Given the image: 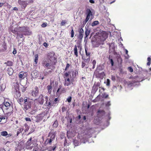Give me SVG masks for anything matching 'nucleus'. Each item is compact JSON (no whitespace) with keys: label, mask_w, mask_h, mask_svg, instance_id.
Listing matches in <instances>:
<instances>
[{"label":"nucleus","mask_w":151,"mask_h":151,"mask_svg":"<svg viewBox=\"0 0 151 151\" xmlns=\"http://www.w3.org/2000/svg\"><path fill=\"white\" fill-rule=\"evenodd\" d=\"M78 74V72L76 70H74L72 72V78H67L65 79L64 86H68L73 83V82L74 81L75 78L76 77V75Z\"/></svg>","instance_id":"1"},{"label":"nucleus","mask_w":151,"mask_h":151,"mask_svg":"<svg viewBox=\"0 0 151 151\" xmlns=\"http://www.w3.org/2000/svg\"><path fill=\"white\" fill-rule=\"evenodd\" d=\"M24 101L23 103V107L24 110L26 111L30 109L32 106V100L29 97H24Z\"/></svg>","instance_id":"2"},{"label":"nucleus","mask_w":151,"mask_h":151,"mask_svg":"<svg viewBox=\"0 0 151 151\" xmlns=\"http://www.w3.org/2000/svg\"><path fill=\"white\" fill-rule=\"evenodd\" d=\"M37 140L34 138L31 137L26 143V148L28 149H31L34 147V146L36 144Z\"/></svg>","instance_id":"3"},{"label":"nucleus","mask_w":151,"mask_h":151,"mask_svg":"<svg viewBox=\"0 0 151 151\" xmlns=\"http://www.w3.org/2000/svg\"><path fill=\"white\" fill-rule=\"evenodd\" d=\"M42 64V66L45 68H48V69L52 68V70H54L55 68V67L52 64H51L50 63H49L48 60L47 59L44 60Z\"/></svg>","instance_id":"4"},{"label":"nucleus","mask_w":151,"mask_h":151,"mask_svg":"<svg viewBox=\"0 0 151 151\" xmlns=\"http://www.w3.org/2000/svg\"><path fill=\"white\" fill-rule=\"evenodd\" d=\"M19 31L23 32L25 35H29L31 34V32L29 30V28L25 27H19L18 29Z\"/></svg>","instance_id":"5"},{"label":"nucleus","mask_w":151,"mask_h":151,"mask_svg":"<svg viewBox=\"0 0 151 151\" xmlns=\"http://www.w3.org/2000/svg\"><path fill=\"white\" fill-rule=\"evenodd\" d=\"M85 51L86 57V58L82 57V59L84 60L85 62L88 63L90 60L91 52L88 51L87 48L86 47L85 48Z\"/></svg>","instance_id":"6"},{"label":"nucleus","mask_w":151,"mask_h":151,"mask_svg":"<svg viewBox=\"0 0 151 151\" xmlns=\"http://www.w3.org/2000/svg\"><path fill=\"white\" fill-rule=\"evenodd\" d=\"M45 99L46 105L48 107H50L51 106H53L55 104L54 101L52 98H49L48 99V97L46 96L45 98Z\"/></svg>","instance_id":"7"},{"label":"nucleus","mask_w":151,"mask_h":151,"mask_svg":"<svg viewBox=\"0 0 151 151\" xmlns=\"http://www.w3.org/2000/svg\"><path fill=\"white\" fill-rule=\"evenodd\" d=\"M39 90L38 87L35 86L31 91V94L32 96L36 97L39 94Z\"/></svg>","instance_id":"8"},{"label":"nucleus","mask_w":151,"mask_h":151,"mask_svg":"<svg viewBox=\"0 0 151 151\" xmlns=\"http://www.w3.org/2000/svg\"><path fill=\"white\" fill-rule=\"evenodd\" d=\"M45 98L43 94H41L38 98L35 99V101H36L37 103L39 104L42 105L44 102Z\"/></svg>","instance_id":"9"},{"label":"nucleus","mask_w":151,"mask_h":151,"mask_svg":"<svg viewBox=\"0 0 151 151\" xmlns=\"http://www.w3.org/2000/svg\"><path fill=\"white\" fill-rule=\"evenodd\" d=\"M100 86L99 83L94 84L92 88L91 92L93 93H95L98 89V87Z\"/></svg>","instance_id":"10"},{"label":"nucleus","mask_w":151,"mask_h":151,"mask_svg":"<svg viewBox=\"0 0 151 151\" xmlns=\"http://www.w3.org/2000/svg\"><path fill=\"white\" fill-rule=\"evenodd\" d=\"M19 4L20 5L23 9H25L27 6L28 3L25 1V0L22 1L21 0H19L18 1Z\"/></svg>","instance_id":"11"},{"label":"nucleus","mask_w":151,"mask_h":151,"mask_svg":"<svg viewBox=\"0 0 151 151\" xmlns=\"http://www.w3.org/2000/svg\"><path fill=\"white\" fill-rule=\"evenodd\" d=\"M84 33V31L83 29L81 28L79 31V35L78 36V39L81 40L83 37V34Z\"/></svg>","instance_id":"12"},{"label":"nucleus","mask_w":151,"mask_h":151,"mask_svg":"<svg viewBox=\"0 0 151 151\" xmlns=\"http://www.w3.org/2000/svg\"><path fill=\"white\" fill-rule=\"evenodd\" d=\"M56 134V132H50L48 136L50 137V139H51L54 140L55 138Z\"/></svg>","instance_id":"13"},{"label":"nucleus","mask_w":151,"mask_h":151,"mask_svg":"<svg viewBox=\"0 0 151 151\" xmlns=\"http://www.w3.org/2000/svg\"><path fill=\"white\" fill-rule=\"evenodd\" d=\"M117 59L119 65L120 66L122 67V64L123 60L122 58L120 56H118L117 58Z\"/></svg>","instance_id":"14"},{"label":"nucleus","mask_w":151,"mask_h":151,"mask_svg":"<svg viewBox=\"0 0 151 151\" xmlns=\"http://www.w3.org/2000/svg\"><path fill=\"white\" fill-rule=\"evenodd\" d=\"M24 97L23 99L22 97H20L18 99L17 101L20 105H22L23 103L24 102Z\"/></svg>","instance_id":"15"},{"label":"nucleus","mask_w":151,"mask_h":151,"mask_svg":"<svg viewBox=\"0 0 151 151\" xmlns=\"http://www.w3.org/2000/svg\"><path fill=\"white\" fill-rule=\"evenodd\" d=\"M7 72L9 76H11L12 75L14 71L12 68L9 67L7 69Z\"/></svg>","instance_id":"16"},{"label":"nucleus","mask_w":151,"mask_h":151,"mask_svg":"<svg viewBox=\"0 0 151 151\" xmlns=\"http://www.w3.org/2000/svg\"><path fill=\"white\" fill-rule=\"evenodd\" d=\"M4 104V106L6 107V109H8L10 107V104L6 100H5Z\"/></svg>","instance_id":"17"},{"label":"nucleus","mask_w":151,"mask_h":151,"mask_svg":"<svg viewBox=\"0 0 151 151\" xmlns=\"http://www.w3.org/2000/svg\"><path fill=\"white\" fill-rule=\"evenodd\" d=\"M70 73L71 72L70 71H68V72H65L64 74V78H65L68 77L69 76V75H70V78H72V77L71 75H70Z\"/></svg>","instance_id":"18"},{"label":"nucleus","mask_w":151,"mask_h":151,"mask_svg":"<svg viewBox=\"0 0 151 151\" xmlns=\"http://www.w3.org/2000/svg\"><path fill=\"white\" fill-rule=\"evenodd\" d=\"M4 64H6L7 66H11L13 65V63L12 61L8 60L6 62L4 63Z\"/></svg>","instance_id":"19"},{"label":"nucleus","mask_w":151,"mask_h":151,"mask_svg":"<svg viewBox=\"0 0 151 151\" xmlns=\"http://www.w3.org/2000/svg\"><path fill=\"white\" fill-rule=\"evenodd\" d=\"M105 76V73L104 72H103L101 73H98L97 75V77L100 78H102Z\"/></svg>","instance_id":"20"},{"label":"nucleus","mask_w":151,"mask_h":151,"mask_svg":"<svg viewBox=\"0 0 151 151\" xmlns=\"http://www.w3.org/2000/svg\"><path fill=\"white\" fill-rule=\"evenodd\" d=\"M47 88L48 90V93H51L52 89L51 83H50V85H49L47 86Z\"/></svg>","instance_id":"21"},{"label":"nucleus","mask_w":151,"mask_h":151,"mask_svg":"<svg viewBox=\"0 0 151 151\" xmlns=\"http://www.w3.org/2000/svg\"><path fill=\"white\" fill-rule=\"evenodd\" d=\"M74 54L76 57H78V50L77 48V46L76 45H75L74 46Z\"/></svg>","instance_id":"22"},{"label":"nucleus","mask_w":151,"mask_h":151,"mask_svg":"<svg viewBox=\"0 0 151 151\" xmlns=\"http://www.w3.org/2000/svg\"><path fill=\"white\" fill-rule=\"evenodd\" d=\"M98 113L99 114H100V116H102L104 115L105 114V112L103 110H99L98 111Z\"/></svg>","instance_id":"23"},{"label":"nucleus","mask_w":151,"mask_h":151,"mask_svg":"<svg viewBox=\"0 0 151 151\" xmlns=\"http://www.w3.org/2000/svg\"><path fill=\"white\" fill-rule=\"evenodd\" d=\"M53 127L55 128H57L58 126V122L57 120H56L54 122L53 125Z\"/></svg>","instance_id":"24"},{"label":"nucleus","mask_w":151,"mask_h":151,"mask_svg":"<svg viewBox=\"0 0 151 151\" xmlns=\"http://www.w3.org/2000/svg\"><path fill=\"white\" fill-rule=\"evenodd\" d=\"M90 32V30L88 29H86L85 31V37L86 38L89 35Z\"/></svg>","instance_id":"25"},{"label":"nucleus","mask_w":151,"mask_h":151,"mask_svg":"<svg viewBox=\"0 0 151 151\" xmlns=\"http://www.w3.org/2000/svg\"><path fill=\"white\" fill-rule=\"evenodd\" d=\"M20 73H22V74H20L19 75V78H20L21 80L24 79V73H23V72L22 71L20 72Z\"/></svg>","instance_id":"26"},{"label":"nucleus","mask_w":151,"mask_h":151,"mask_svg":"<svg viewBox=\"0 0 151 151\" xmlns=\"http://www.w3.org/2000/svg\"><path fill=\"white\" fill-rule=\"evenodd\" d=\"M54 52H50L48 53V56L49 58H52L54 57Z\"/></svg>","instance_id":"27"},{"label":"nucleus","mask_w":151,"mask_h":151,"mask_svg":"<svg viewBox=\"0 0 151 151\" xmlns=\"http://www.w3.org/2000/svg\"><path fill=\"white\" fill-rule=\"evenodd\" d=\"M99 24V23L98 21H95L93 22L92 23L91 26L93 27L95 26L98 25Z\"/></svg>","instance_id":"28"},{"label":"nucleus","mask_w":151,"mask_h":151,"mask_svg":"<svg viewBox=\"0 0 151 151\" xmlns=\"http://www.w3.org/2000/svg\"><path fill=\"white\" fill-rule=\"evenodd\" d=\"M1 134L3 136H6L7 135L8 133L6 131H4L1 132Z\"/></svg>","instance_id":"29"},{"label":"nucleus","mask_w":151,"mask_h":151,"mask_svg":"<svg viewBox=\"0 0 151 151\" xmlns=\"http://www.w3.org/2000/svg\"><path fill=\"white\" fill-rule=\"evenodd\" d=\"M35 63L36 64H37L38 60V54H36L35 55Z\"/></svg>","instance_id":"30"},{"label":"nucleus","mask_w":151,"mask_h":151,"mask_svg":"<svg viewBox=\"0 0 151 151\" xmlns=\"http://www.w3.org/2000/svg\"><path fill=\"white\" fill-rule=\"evenodd\" d=\"M96 63V60H93L92 63V64L93 65V67H92V68L93 69H94L95 68Z\"/></svg>","instance_id":"31"},{"label":"nucleus","mask_w":151,"mask_h":151,"mask_svg":"<svg viewBox=\"0 0 151 151\" xmlns=\"http://www.w3.org/2000/svg\"><path fill=\"white\" fill-rule=\"evenodd\" d=\"M23 130V129L20 128L18 129V131L17 132V135L18 136V134L20 133H21L22 132Z\"/></svg>","instance_id":"32"},{"label":"nucleus","mask_w":151,"mask_h":151,"mask_svg":"<svg viewBox=\"0 0 151 151\" xmlns=\"http://www.w3.org/2000/svg\"><path fill=\"white\" fill-rule=\"evenodd\" d=\"M92 14V12L89 9H87L86 10V14Z\"/></svg>","instance_id":"33"},{"label":"nucleus","mask_w":151,"mask_h":151,"mask_svg":"<svg viewBox=\"0 0 151 151\" xmlns=\"http://www.w3.org/2000/svg\"><path fill=\"white\" fill-rule=\"evenodd\" d=\"M91 16H92V14H86V21H88Z\"/></svg>","instance_id":"34"},{"label":"nucleus","mask_w":151,"mask_h":151,"mask_svg":"<svg viewBox=\"0 0 151 151\" xmlns=\"http://www.w3.org/2000/svg\"><path fill=\"white\" fill-rule=\"evenodd\" d=\"M53 140L52 139H51L50 138V139H49L48 138H47V139L46 141L48 143H49L50 145H51L52 142Z\"/></svg>","instance_id":"35"},{"label":"nucleus","mask_w":151,"mask_h":151,"mask_svg":"<svg viewBox=\"0 0 151 151\" xmlns=\"http://www.w3.org/2000/svg\"><path fill=\"white\" fill-rule=\"evenodd\" d=\"M147 60H148V62L147 63V65H150V62H151V59L150 57H148L147 58Z\"/></svg>","instance_id":"36"},{"label":"nucleus","mask_w":151,"mask_h":151,"mask_svg":"<svg viewBox=\"0 0 151 151\" xmlns=\"http://www.w3.org/2000/svg\"><path fill=\"white\" fill-rule=\"evenodd\" d=\"M70 64H69L68 63H67L66 65V67L65 68V70L67 71L68 70V69L70 67Z\"/></svg>","instance_id":"37"},{"label":"nucleus","mask_w":151,"mask_h":151,"mask_svg":"<svg viewBox=\"0 0 151 151\" xmlns=\"http://www.w3.org/2000/svg\"><path fill=\"white\" fill-rule=\"evenodd\" d=\"M16 95L17 97H20L21 95V93L20 91H17L16 92Z\"/></svg>","instance_id":"38"},{"label":"nucleus","mask_w":151,"mask_h":151,"mask_svg":"<svg viewBox=\"0 0 151 151\" xmlns=\"http://www.w3.org/2000/svg\"><path fill=\"white\" fill-rule=\"evenodd\" d=\"M26 87L23 86L22 88H21V90L22 92L24 93L26 91Z\"/></svg>","instance_id":"39"},{"label":"nucleus","mask_w":151,"mask_h":151,"mask_svg":"<svg viewBox=\"0 0 151 151\" xmlns=\"http://www.w3.org/2000/svg\"><path fill=\"white\" fill-rule=\"evenodd\" d=\"M72 100V97L70 96L68 97L67 99V101L68 103L71 102Z\"/></svg>","instance_id":"40"},{"label":"nucleus","mask_w":151,"mask_h":151,"mask_svg":"<svg viewBox=\"0 0 151 151\" xmlns=\"http://www.w3.org/2000/svg\"><path fill=\"white\" fill-rule=\"evenodd\" d=\"M109 59L110 61L111 66H113L114 65V62L113 59H110L109 57Z\"/></svg>","instance_id":"41"},{"label":"nucleus","mask_w":151,"mask_h":151,"mask_svg":"<svg viewBox=\"0 0 151 151\" xmlns=\"http://www.w3.org/2000/svg\"><path fill=\"white\" fill-rule=\"evenodd\" d=\"M71 37L72 38L74 37V32L73 28L72 29L71 32Z\"/></svg>","instance_id":"42"},{"label":"nucleus","mask_w":151,"mask_h":151,"mask_svg":"<svg viewBox=\"0 0 151 151\" xmlns=\"http://www.w3.org/2000/svg\"><path fill=\"white\" fill-rule=\"evenodd\" d=\"M66 23V22L65 21L62 20L61 22V23L60 24L61 26H64L65 25Z\"/></svg>","instance_id":"43"},{"label":"nucleus","mask_w":151,"mask_h":151,"mask_svg":"<svg viewBox=\"0 0 151 151\" xmlns=\"http://www.w3.org/2000/svg\"><path fill=\"white\" fill-rule=\"evenodd\" d=\"M67 108L65 106H63L62 108V111L63 112H64L66 111Z\"/></svg>","instance_id":"44"},{"label":"nucleus","mask_w":151,"mask_h":151,"mask_svg":"<svg viewBox=\"0 0 151 151\" xmlns=\"http://www.w3.org/2000/svg\"><path fill=\"white\" fill-rule=\"evenodd\" d=\"M106 82V85L107 86H109L110 84V81L109 79H107Z\"/></svg>","instance_id":"45"},{"label":"nucleus","mask_w":151,"mask_h":151,"mask_svg":"<svg viewBox=\"0 0 151 151\" xmlns=\"http://www.w3.org/2000/svg\"><path fill=\"white\" fill-rule=\"evenodd\" d=\"M128 70L130 72H132L133 71L132 68L131 67H129L128 68Z\"/></svg>","instance_id":"46"},{"label":"nucleus","mask_w":151,"mask_h":151,"mask_svg":"<svg viewBox=\"0 0 151 151\" xmlns=\"http://www.w3.org/2000/svg\"><path fill=\"white\" fill-rule=\"evenodd\" d=\"M47 23H44L42 25V27H46Z\"/></svg>","instance_id":"47"},{"label":"nucleus","mask_w":151,"mask_h":151,"mask_svg":"<svg viewBox=\"0 0 151 151\" xmlns=\"http://www.w3.org/2000/svg\"><path fill=\"white\" fill-rule=\"evenodd\" d=\"M111 104L110 101H108L106 104V106H109L111 105Z\"/></svg>","instance_id":"48"},{"label":"nucleus","mask_w":151,"mask_h":151,"mask_svg":"<svg viewBox=\"0 0 151 151\" xmlns=\"http://www.w3.org/2000/svg\"><path fill=\"white\" fill-rule=\"evenodd\" d=\"M25 119L26 121H29V122H31V120L29 118V117H26L25 118Z\"/></svg>","instance_id":"49"},{"label":"nucleus","mask_w":151,"mask_h":151,"mask_svg":"<svg viewBox=\"0 0 151 151\" xmlns=\"http://www.w3.org/2000/svg\"><path fill=\"white\" fill-rule=\"evenodd\" d=\"M86 65V64L85 63V62H82V65H81V67L82 68H83L85 65Z\"/></svg>","instance_id":"50"},{"label":"nucleus","mask_w":151,"mask_h":151,"mask_svg":"<svg viewBox=\"0 0 151 151\" xmlns=\"http://www.w3.org/2000/svg\"><path fill=\"white\" fill-rule=\"evenodd\" d=\"M43 45L46 47H47L48 46V44L45 42L43 43Z\"/></svg>","instance_id":"51"},{"label":"nucleus","mask_w":151,"mask_h":151,"mask_svg":"<svg viewBox=\"0 0 151 151\" xmlns=\"http://www.w3.org/2000/svg\"><path fill=\"white\" fill-rule=\"evenodd\" d=\"M111 79L113 81H115L116 80L115 76H111Z\"/></svg>","instance_id":"52"},{"label":"nucleus","mask_w":151,"mask_h":151,"mask_svg":"<svg viewBox=\"0 0 151 151\" xmlns=\"http://www.w3.org/2000/svg\"><path fill=\"white\" fill-rule=\"evenodd\" d=\"M17 35L20 38H22L23 37V35L22 34H19L18 33H17Z\"/></svg>","instance_id":"53"},{"label":"nucleus","mask_w":151,"mask_h":151,"mask_svg":"<svg viewBox=\"0 0 151 151\" xmlns=\"http://www.w3.org/2000/svg\"><path fill=\"white\" fill-rule=\"evenodd\" d=\"M62 86H59V88L58 89L57 92V93H59V91L61 89Z\"/></svg>","instance_id":"54"},{"label":"nucleus","mask_w":151,"mask_h":151,"mask_svg":"<svg viewBox=\"0 0 151 151\" xmlns=\"http://www.w3.org/2000/svg\"><path fill=\"white\" fill-rule=\"evenodd\" d=\"M14 54H15L16 53H17V50H16L15 49H14V50H13V51L12 52Z\"/></svg>","instance_id":"55"},{"label":"nucleus","mask_w":151,"mask_h":151,"mask_svg":"<svg viewBox=\"0 0 151 151\" xmlns=\"http://www.w3.org/2000/svg\"><path fill=\"white\" fill-rule=\"evenodd\" d=\"M12 113V112H9L7 113V114H6L7 115V116H9Z\"/></svg>","instance_id":"56"},{"label":"nucleus","mask_w":151,"mask_h":151,"mask_svg":"<svg viewBox=\"0 0 151 151\" xmlns=\"http://www.w3.org/2000/svg\"><path fill=\"white\" fill-rule=\"evenodd\" d=\"M51 147L52 148V149L51 150H52L53 151H54L55 150V149L56 148V147L55 146H53L52 147Z\"/></svg>","instance_id":"57"},{"label":"nucleus","mask_w":151,"mask_h":151,"mask_svg":"<svg viewBox=\"0 0 151 151\" xmlns=\"http://www.w3.org/2000/svg\"><path fill=\"white\" fill-rule=\"evenodd\" d=\"M89 2L92 4H94L95 3V2L93 0H90Z\"/></svg>","instance_id":"58"},{"label":"nucleus","mask_w":151,"mask_h":151,"mask_svg":"<svg viewBox=\"0 0 151 151\" xmlns=\"http://www.w3.org/2000/svg\"><path fill=\"white\" fill-rule=\"evenodd\" d=\"M88 21H86V19L84 21H83V24H86Z\"/></svg>","instance_id":"59"},{"label":"nucleus","mask_w":151,"mask_h":151,"mask_svg":"<svg viewBox=\"0 0 151 151\" xmlns=\"http://www.w3.org/2000/svg\"><path fill=\"white\" fill-rule=\"evenodd\" d=\"M99 88H101V90H103V91H104L105 90V89L103 87H100Z\"/></svg>","instance_id":"60"},{"label":"nucleus","mask_w":151,"mask_h":151,"mask_svg":"<svg viewBox=\"0 0 151 151\" xmlns=\"http://www.w3.org/2000/svg\"><path fill=\"white\" fill-rule=\"evenodd\" d=\"M13 10L15 11H17L18 10V9L17 7H14L13 8Z\"/></svg>","instance_id":"61"},{"label":"nucleus","mask_w":151,"mask_h":151,"mask_svg":"<svg viewBox=\"0 0 151 151\" xmlns=\"http://www.w3.org/2000/svg\"><path fill=\"white\" fill-rule=\"evenodd\" d=\"M61 91H65V89L64 88H61Z\"/></svg>","instance_id":"62"},{"label":"nucleus","mask_w":151,"mask_h":151,"mask_svg":"<svg viewBox=\"0 0 151 151\" xmlns=\"http://www.w3.org/2000/svg\"><path fill=\"white\" fill-rule=\"evenodd\" d=\"M0 151H5V150L4 148H0Z\"/></svg>","instance_id":"63"},{"label":"nucleus","mask_w":151,"mask_h":151,"mask_svg":"<svg viewBox=\"0 0 151 151\" xmlns=\"http://www.w3.org/2000/svg\"><path fill=\"white\" fill-rule=\"evenodd\" d=\"M103 96L105 98H106L108 97L109 95H106L105 96H104V95Z\"/></svg>","instance_id":"64"}]
</instances>
